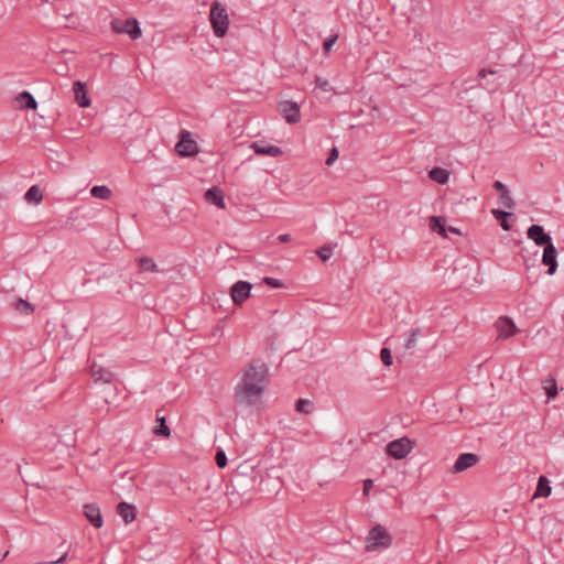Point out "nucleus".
Listing matches in <instances>:
<instances>
[{
    "label": "nucleus",
    "instance_id": "obj_43",
    "mask_svg": "<svg viewBox=\"0 0 564 564\" xmlns=\"http://www.w3.org/2000/svg\"><path fill=\"white\" fill-rule=\"evenodd\" d=\"M495 73H496L495 70H491V69L487 70V69L482 68L479 70L478 77L484 78V77H486L487 74H495Z\"/></svg>",
    "mask_w": 564,
    "mask_h": 564
},
{
    "label": "nucleus",
    "instance_id": "obj_2",
    "mask_svg": "<svg viewBox=\"0 0 564 564\" xmlns=\"http://www.w3.org/2000/svg\"><path fill=\"white\" fill-rule=\"evenodd\" d=\"M209 20L214 34L217 37H224L228 31L229 17L226 8L218 0L212 3Z\"/></svg>",
    "mask_w": 564,
    "mask_h": 564
},
{
    "label": "nucleus",
    "instance_id": "obj_16",
    "mask_svg": "<svg viewBox=\"0 0 564 564\" xmlns=\"http://www.w3.org/2000/svg\"><path fill=\"white\" fill-rule=\"evenodd\" d=\"M252 149L257 154L269 155L272 158L280 156L282 154L281 148L276 145H270L262 141L254 142Z\"/></svg>",
    "mask_w": 564,
    "mask_h": 564
},
{
    "label": "nucleus",
    "instance_id": "obj_42",
    "mask_svg": "<svg viewBox=\"0 0 564 564\" xmlns=\"http://www.w3.org/2000/svg\"><path fill=\"white\" fill-rule=\"evenodd\" d=\"M278 240L282 243L289 242L291 240V236L289 234H282L278 237Z\"/></svg>",
    "mask_w": 564,
    "mask_h": 564
},
{
    "label": "nucleus",
    "instance_id": "obj_11",
    "mask_svg": "<svg viewBox=\"0 0 564 564\" xmlns=\"http://www.w3.org/2000/svg\"><path fill=\"white\" fill-rule=\"evenodd\" d=\"M556 254L557 251L553 243H550L544 247L542 263L547 267V274L550 275L554 274L557 269Z\"/></svg>",
    "mask_w": 564,
    "mask_h": 564
},
{
    "label": "nucleus",
    "instance_id": "obj_38",
    "mask_svg": "<svg viewBox=\"0 0 564 564\" xmlns=\"http://www.w3.org/2000/svg\"><path fill=\"white\" fill-rule=\"evenodd\" d=\"M263 282L272 288H281L283 285L280 280L270 276L263 278Z\"/></svg>",
    "mask_w": 564,
    "mask_h": 564
},
{
    "label": "nucleus",
    "instance_id": "obj_19",
    "mask_svg": "<svg viewBox=\"0 0 564 564\" xmlns=\"http://www.w3.org/2000/svg\"><path fill=\"white\" fill-rule=\"evenodd\" d=\"M15 100L19 102L21 109H35L37 106L36 100L29 91L20 93L15 97Z\"/></svg>",
    "mask_w": 564,
    "mask_h": 564
},
{
    "label": "nucleus",
    "instance_id": "obj_7",
    "mask_svg": "<svg viewBox=\"0 0 564 564\" xmlns=\"http://www.w3.org/2000/svg\"><path fill=\"white\" fill-rule=\"evenodd\" d=\"M252 284L247 281H238L230 288V296L236 305H241L249 296Z\"/></svg>",
    "mask_w": 564,
    "mask_h": 564
},
{
    "label": "nucleus",
    "instance_id": "obj_40",
    "mask_svg": "<svg viewBox=\"0 0 564 564\" xmlns=\"http://www.w3.org/2000/svg\"><path fill=\"white\" fill-rule=\"evenodd\" d=\"M372 485H373L372 479H366V480L364 481V495H365V496H368V495H369V491H370V489L372 488Z\"/></svg>",
    "mask_w": 564,
    "mask_h": 564
},
{
    "label": "nucleus",
    "instance_id": "obj_35",
    "mask_svg": "<svg viewBox=\"0 0 564 564\" xmlns=\"http://www.w3.org/2000/svg\"><path fill=\"white\" fill-rule=\"evenodd\" d=\"M380 358L384 366L392 365V355L388 348H382L380 351Z\"/></svg>",
    "mask_w": 564,
    "mask_h": 564
},
{
    "label": "nucleus",
    "instance_id": "obj_22",
    "mask_svg": "<svg viewBox=\"0 0 564 564\" xmlns=\"http://www.w3.org/2000/svg\"><path fill=\"white\" fill-rule=\"evenodd\" d=\"M430 228L432 229V231H435V232L440 234L441 236L446 237V228H445L444 218L437 217V216H432L430 218Z\"/></svg>",
    "mask_w": 564,
    "mask_h": 564
},
{
    "label": "nucleus",
    "instance_id": "obj_9",
    "mask_svg": "<svg viewBox=\"0 0 564 564\" xmlns=\"http://www.w3.org/2000/svg\"><path fill=\"white\" fill-rule=\"evenodd\" d=\"M528 238L533 240L538 246H547L551 242V236L544 231L541 225H532L527 231Z\"/></svg>",
    "mask_w": 564,
    "mask_h": 564
},
{
    "label": "nucleus",
    "instance_id": "obj_8",
    "mask_svg": "<svg viewBox=\"0 0 564 564\" xmlns=\"http://www.w3.org/2000/svg\"><path fill=\"white\" fill-rule=\"evenodd\" d=\"M279 108L288 123H297L301 120L300 106L292 100L280 102Z\"/></svg>",
    "mask_w": 564,
    "mask_h": 564
},
{
    "label": "nucleus",
    "instance_id": "obj_36",
    "mask_svg": "<svg viewBox=\"0 0 564 564\" xmlns=\"http://www.w3.org/2000/svg\"><path fill=\"white\" fill-rule=\"evenodd\" d=\"M317 254L323 261H327L333 254V249L328 246H323L317 251Z\"/></svg>",
    "mask_w": 564,
    "mask_h": 564
},
{
    "label": "nucleus",
    "instance_id": "obj_20",
    "mask_svg": "<svg viewBox=\"0 0 564 564\" xmlns=\"http://www.w3.org/2000/svg\"><path fill=\"white\" fill-rule=\"evenodd\" d=\"M552 488L550 486V481L545 476H540L536 485V489L533 498L536 497H549L551 495Z\"/></svg>",
    "mask_w": 564,
    "mask_h": 564
},
{
    "label": "nucleus",
    "instance_id": "obj_15",
    "mask_svg": "<svg viewBox=\"0 0 564 564\" xmlns=\"http://www.w3.org/2000/svg\"><path fill=\"white\" fill-rule=\"evenodd\" d=\"M204 197L208 204L215 205L218 208H225V196L220 188L214 186L207 189Z\"/></svg>",
    "mask_w": 564,
    "mask_h": 564
},
{
    "label": "nucleus",
    "instance_id": "obj_31",
    "mask_svg": "<svg viewBox=\"0 0 564 564\" xmlns=\"http://www.w3.org/2000/svg\"><path fill=\"white\" fill-rule=\"evenodd\" d=\"M315 84L321 90H323L325 93L334 91V88L332 87L329 82L321 76H315Z\"/></svg>",
    "mask_w": 564,
    "mask_h": 564
},
{
    "label": "nucleus",
    "instance_id": "obj_21",
    "mask_svg": "<svg viewBox=\"0 0 564 564\" xmlns=\"http://www.w3.org/2000/svg\"><path fill=\"white\" fill-rule=\"evenodd\" d=\"M137 261L139 263L141 272H159V271H161L152 258L141 257V258L137 259Z\"/></svg>",
    "mask_w": 564,
    "mask_h": 564
},
{
    "label": "nucleus",
    "instance_id": "obj_27",
    "mask_svg": "<svg viewBox=\"0 0 564 564\" xmlns=\"http://www.w3.org/2000/svg\"><path fill=\"white\" fill-rule=\"evenodd\" d=\"M492 215L499 221V224L503 230L510 229V225L507 219H508V217L512 216L511 213L505 212V210H499V209H494Z\"/></svg>",
    "mask_w": 564,
    "mask_h": 564
},
{
    "label": "nucleus",
    "instance_id": "obj_18",
    "mask_svg": "<svg viewBox=\"0 0 564 564\" xmlns=\"http://www.w3.org/2000/svg\"><path fill=\"white\" fill-rule=\"evenodd\" d=\"M91 376L95 378L96 381H101L105 383H109L113 380V373L110 370L102 368L97 364L91 365Z\"/></svg>",
    "mask_w": 564,
    "mask_h": 564
},
{
    "label": "nucleus",
    "instance_id": "obj_33",
    "mask_svg": "<svg viewBox=\"0 0 564 564\" xmlns=\"http://www.w3.org/2000/svg\"><path fill=\"white\" fill-rule=\"evenodd\" d=\"M420 335V329H413L405 343L406 349H413L416 346V338Z\"/></svg>",
    "mask_w": 564,
    "mask_h": 564
},
{
    "label": "nucleus",
    "instance_id": "obj_17",
    "mask_svg": "<svg viewBox=\"0 0 564 564\" xmlns=\"http://www.w3.org/2000/svg\"><path fill=\"white\" fill-rule=\"evenodd\" d=\"M117 512L122 518L126 524H129L132 521H134L137 516L135 507L128 502H120L117 506Z\"/></svg>",
    "mask_w": 564,
    "mask_h": 564
},
{
    "label": "nucleus",
    "instance_id": "obj_10",
    "mask_svg": "<svg viewBox=\"0 0 564 564\" xmlns=\"http://www.w3.org/2000/svg\"><path fill=\"white\" fill-rule=\"evenodd\" d=\"M499 337L509 338L518 333V328L514 325L513 321L507 316H501L497 319L495 324Z\"/></svg>",
    "mask_w": 564,
    "mask_h": 564
},
{
    "label": "nucleus",
    "instance_id": "obj_41",
    "mask_svg": "<svg viewBox=\"0 0 564 564\" xmlns=\"http://www.w3.org/2000/svg\"><path fill=\"white\" fill-rule=\"evenodd\" d=\"M494 188L497 189L500 194L508 191L507 186L500 181H496L494 183Z\"/></svg>",
    "mask_w": 564,
    "mask_h": 564
},
{
    "label": "nucleus",
    "instance_id": "obj_12",
    "mask_svg": "<svg viewBox=\"0 0 564 564\" xmlns=\"http://www.w3.org/2000/svg\"><path fill=\"white\" fill-rule=\"evenodd\" d=\"M73 91H74L75 100L79 107L87 108L90 106L91 100L88 97L87 87H86L85 83H83L80 80L75 82L73 85Z\"/></svg>",
    "mask_w": 564,
    "mask_h": 564
},
{
    "label": "nucleus",
    "instance_id": "obj_28",
    "mask_svg": "<svg viewBox=\"0 0 564 564\" xmlns=\"http://www.w3.org/2000/svg\"><path fill=\"white\" fill-rule=\"evenodd\" d=\"M543 389L545 390L549 400L554 399L557 395L556 380L553 377L547 378L544 381Z\"/></svg>",
    "mask_w": 564,
    "mask_h": 564
},
{
    "label": "nucleus",
    "instance_id": "obj_1",
    "mask_svg": "<svg viewBox=\"0 0 564 564\" xmlns=\"http://www.w3.org/2000/svg\"><path fill=\"white\" fill-rule=\"evenodd\" d=\"M268 368L264 364L253 361L249 365L241 381L235 388L238 403L250 406L256 404L258 397L264 390V379Z\"/></svg>",
    "mask_w": 564,
    "mask_h": 564
},
{
    "label": "nucleus",
    "instance_id": "obj_6",
    "mask_svg": "<svg viewBox=\"0 0 564 564\" xmlns=\"http://www.w3.org/2000/svg\"><path fill=\"white\" fill-rule=\"evenodd\" d=\"M414 442L404 436L388 443L386 452L394 459H403L413 449Z\"/></svg>",
    "mask_w": 564,
    "mask_h": 564
},
{
    "label": "nucleus",
    "instance_id": "obj_4",
    "mask_svg": "<svg viewBox=\"0 0 564 564\" xmlns=\"http://www.w3.org/2000/svg\"><path fill=\"white\" fill-rule=\"evenodd\" d=\"M198 135L187 131L181 130L178 132V156L191 158L199 153Z\"/></svg>",
    "mask_w": 564,
    "mask_h": 564
},
{
    "label": "nucleus",
    "instance_id": "obj_37",
    "mask_svg": "<svg viewBox=\"0 0 564 564\" xmlns=\"http://www.w3.org/2000/svg\"><path fill=\"white\" fill-rule=\"evenodd\" d=\"M338 39V35L335 34V35H330L329 37H327L325 41H324V44H323V48H324V52L327 54L332 46L335 44V42L337 41Z\"/></svg>",
    "mask_w": 564,
    "mask_h": 564
},
{
    "label": "nucleus",
    "instance_id": "obj_26",
    "mask_svg": "<svg viewBox=\"0 0 564 564\" xmlns=\"http://www.w3.org/2000/svg\"><path fill=\"white\" fill-rule=\"evenodd\" d=\"M13 307L15 311L23 315H30L34 311V306L23 299L15 300V302L13 303Z\"/></svg>",
    "mask_w": 564,
    "mask_h": 564
},
{
    "label": "nucleus",
    "instance_id": "obj_45",
    "mask_svg": "<svg viewBox=\"0 0 564 564\" xmlns=\"http://www.w3.org/2000/svg\"><path fill=\"white\" fill-rule=\"evenodd\" d=\"M448 231L457 234V232H458V229H456V228H454V227H448Z\"/></svg>",
    "mask_w": 564,
    "mask_h": 564
},
{
    "label": "nucleus",
    "instance_id": "obj_23",
    "mask_svg": "<svg viewBox=\"0 0 564 564\" xmlns=\"http://www.w3.org/2000/svg\"><path fill=\"white\" fill-rule=\"evenodd\" d=\"M90 194L95 198L109 199L111 196V189L106 185H96L91 187Z\"/></svg>",
    "mask_w": 564,
    "mask_h": 564
},
{
    "label": "nucleus",
    "instance_id": "obj_44",
    "mask_svg": "<svg viewBox=\"0 0 564 564\" xmlns=\"http://www.w3.org/2000/svg\"><path fill=\"white\" fill-rule=\"evenodd\" d=\"M67 555H68L67 553H64L61 557H58V558H57V560H55V561H50V562H47V564H57V563H62V562H64V561L66 560Z\"/></svg>",
    "mask_w": 564,
    "mask_h": 564
},
{
    "label": "nucleus",
    "instance_id": "obj_14",
    "mask_svg": "<svg viewBox=\"0 0 564 564\" xmlns=\"http://www.w3.org/2000/svg\"><path fill=\"white\" fill-rule=\"evenodd\" d=\"M84 514L87 520L97 529L104 524V519L99 507L95 503H87L84 506Z\"/></svg>",
    "mask_w": 564,
    "mask_h": 564
},
{
    "label": "nucleus",
    "instance_id": "obj_13",
    "mask_svg": "<svg viewBox=\"0 0 564 564\" xmlns=\"http://www.w3.org/2000/svg\"><path fill=\"white\" fill-rule=\"evenodd\" d=\"M479 460L478 455L474 453H463L460 454L455 464H454V471L460 473L464 471L470 467H473L475 464H477Z\"/></svg>",
    "mask_w": 564,
    "mask_h": 564
},
{
    "label": "nucleus",
    "instance_id": "obj_25",
    "mask_svg": "<svg viewBox=\"0 0 564 564\" xmlns=\"http://www.w3.org/2000/svg\"><path fill=\"white\" fill-rule=\"evenodd\" d=\"M25 199L29 203L39 204L43 199L42 192L37 185L31 186L28 192L25 193Z\"/></svg>",
    "mask_w": 564,
    "mask_h": 564
},
{
    "label": "nucleus",
    "instance_id": "obj_34",
    "mask_svg": "<svg viewBox=\"0 0 564 564\" xmlns=\"http://www.w3.org/2000/svg\"><path fill=\"white\" fill-rule=\"evenodd\" d=\"M216 464L219 468H225L227 466V456L226 453L221 449L217 451L215 456Z\"/></svg>",
    "mask_w": 564,
    "mask_h": 564
},
{
    "label": "nucleus",
    "instance_id": "obj_5",
    "mask_svg": "<svg viewBox=\"0 0 564 564\" xmlns=\"http://www.w3.org/2000/svg\"><path fill=\"white\" fill-rule=\"evenodd\" d=\"M111 30L118 34H128L132 40L141 36L142 32L135 19H113L110 22Z\"/></svg>",
    "mask_w": 564,
    "mask_h": 564
},
{
    "label": "nucleus",
    "instance_id": "obj_24",
    "mask_svg": "<svg viewBox=\"0 0 564 564\" xmlns=\"http://www.w3.org/2000/svg\"><path fill=\"white\" fill-rule=\"evenodd\" d=\"M429 175L431 180L438 184H445L448 181V172L442 167H434Z\"/></svg>",
    "mask_w": 564,
    "mask_h": 564
},
{
    "label": "nucleus",
    "instance_id": "obj_30",
    "mask_svg": "<svg viewBox=\"0 0 564 564\" xmlns=\"http://www.w3.org/2000/svg\"><path fill=\"white\" fill-rule=\"evenodd\" d=\"M158 421H159V425L154 429V434L161 435V436H169L171 431H170V427L165 424V419L158 417Z\"/></svg>",
    "mask_w": 564,
    "mask_h": 564
},
{
    "label": "nucleus",
    "instance_id": "obj_39",
    "mask_svg": "<svg viewBox=\"0 0 564 564\" xmlns=\"http://www.w3.org/2000/svg\"><path fill=\"white\" fill-rule=\"evenodd\" d=\"M338 154H339V152H338L337 148H333L330 150V153H329L327 160H326V164L332 165L338 159Z\"/></svg>",
    "mask_w": 564,
    "mask_h": 564
},
{
    "label": "nucleus",
    "instance_id": "obj_32",
    "mask_svg": "<svg viewBox=\"0 0 564 564\" xmlns=\"http://www.w3.org/2000/svg\"><path fill=\"white\" fill-rule=\"evenodd\" d=\"M311 401L307 399H299L295 403V410L301 413L308 414L311 413Z\"/></svg>",
    "mask_w": 564,
    "mask_h": 564
},
{
    "label": "nucleus",
    "instance_id": "obj_3",
    "mask_svg": "<svg viewBox=\"0 0 564 564\" xmlns=\"http://www.w3.org/2000/svg\"><path fill=\"white\" fill-rule=\"evenodd\" d=\"M392 543V536L380 524L375 525L368 533L366 550L372 552L379 549H388Z\"/></svg>",
    "mask_w": 564,
    "mask_h": 564
},
{
    "label": "nucleus",
    "instance_id": "obj_29",
    "mask_svg": "<svg viewBox=\"0 0 564 564\" xmlns=\"http://www.w3.org/2000/svg\"><path fill=\"white\" fill-rule=\"evenodd\" d=\"M499 202L503 207L508 209H512L516 206L514 200L510 196L509 189L499 195Z\"/></svg>",
    "mask_w": 564,
    "mask_h": 564
}]
</instances>
